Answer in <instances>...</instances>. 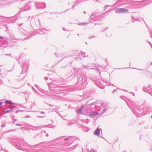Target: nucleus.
Returning a JSON list of instances; mask_svg holds the SVG:
<instances>
[{"label":"nucleus","instance_id":"obj_1","mask_svg":"<svg viewBox=\"0 0 152 152\" xmlns=\"http://www.w3.org/2000/svg\"><path fill=\"white\" fill-rule=\"evenodd\" d=\"M132 111L137 117H139L151 112L152 108L148 104H142L141 106L137 107L136 110L132 109Z\"/></svg>","mask_w":152,"mask_h":152},{"label":"nucleus","instance_id":"obj_2","mask_svg":"<svg viewBox=\"0 0 152 152\" xmlns=\"http://www.w3.org/2000/svg\"><path fill=\"white\" fill-rule=\"evenodd\" d=\"M22 68L21 74H23L26 72L29 66L28 60V59H23V60L22 65L21 64Z\"/></svg>","mask_w":152,"mask_h":152},{"label":"nucleus","instance_id":"obj_3","mask_svg":"<svg viewBox=\"0 0 152 152\" xmlns=\"http://www.w3.org/2000/svg\"><path fill=\"white\" fill-rule=\"evenodd\" d=\"M125 102L128 106L132 110V109H133L134 110H136L137 107L139 106H136L133 102L129 99L127 100H126Z\"/></svg>","mask_w":152,"mask_h":152},{"label":"nucleus","instance_id":"obj_4","mask_svg":"<svg viewBox=\"0 0 152 152\" xmlns=\"http://www.w3.org/2000/svg\"><path fill=\"white\" fill-rule=\"evenodd\" d=\"M22 142L20 146H18V145L17 146V148L19 150H22L23 151H27V149L26 148H24L23 147V146H27L28 147H30L29 145L27 144L26 142Z\"/></svg>","mask_w":152,"mask_h":152},{"label":"nucleus","instance_id":"obj_5","mask_svg":"<svg viewBox=\"0 0 152 152\" xmlns=\"http://www.w3.org/2000/svg\"><path fill=\"white\" fill-rule=\"evenodd\" d=\"M115 12L118 13H128L129 12V10L125 8H118L115 9Z\"/></svg>","mask_w":152,"mask_h":152},{"label":"nucleus","instance_id":"obj_6","mask_svg":"<svg viewBox=\"0 0 152 152\" xmlns=\"http://www.w3.org/2000/svg\"><path fill=\"white\" fill-rule=\"evenodd\" d=\"M36 6L38 8L44 9L46 7V4L45 3H36L35 4Z\"/></svg>","mask_w":152,"mask_h":152},{"label":"nucleus","instance_id":"obj_7","mask_svg":"<svg viewBox=\"0 0 152 152\" xmlns=\"http://www.w3.org/2000/svg\"><path fill=\"white\" fill-rule=\"evenodd\" d=\"M101 108L100 111H101L103 113L105 112V110H107V105L106 103H102L101 104Z\"/></svg>","mask_w":152,"mask_h":152},{"label":"nucleus","instance_id":"obj_8","mask_svg":"<svg viewBox=\"0 0 152 152\" xmlns=\"http://www.w3.org/2000/svg\"><path fill=\"white\" fill-rule=\"evenodd\" d=\"M31 2H29L26 4L24 7L25 11L30 10L31 9Z\"/></svg>","mask_w":152,"mask_h":152},{"label":"nucleus","instance_id":"obj_9","mask_svg":"<svg viewBox=\"0 0 152 152\" xmlns=\"http://www.w3.org/2000/svg\"><path fill=\"white\" fill-rule=\"evenodd\" d=\"M75 138V137H69L65 138L64 139V140L65 141H69V142H71L72 141H73V140Z\"/></svg>","mask_w":152,"mask_h":152},{"label":"nucleus","instance_id":"obj_10","mask_svg":"<svg viewBox=\"0 0 152 152\" xmlns=\"http://www.w3.org/2000/svg\"><path fill=\"white\" fill-rule=\"evenodd\" d=\"M33 21L35 22V24L38 27L40 26V22L39 19H37L35 20H32L31 21V22L32 23Z\"/></svg>","mask_w":152,"mask_h":152},{"label":"nucleus","instance_id":"obj_11","mask_svg":"<svg viewBox=\"0 0 152 152\" xmlns=\"http://www.w3.org/2000/svg\"><path fill=\"white\" fill-rule=\"evenodd\" d=\"M98 112H91L90 113V117L94 118L96 115H97L98 114Z\"/></svg>","mask_w":152,"mask_h":152},{"label":"nucleus","instance_id":"obj_12","mask_svg":"<svg viewBox=\"0 0 152 152\" xmlns=\"http://www.w3.org/2000/svg\"><path fill=\"white\" fill-rule=\"evenodd\" d=\"M100 132V129L97 128L94 133V134L96 135H99Z\"/></svg>","mask_w":152,"mask_h":152},{"label":"nucleus","instance_id":"obj_13","mask_svg":"<svg viewBox=\"0 0 152 152\" xmlns=\"http://www.w3.org/2000/svg\"><path fill=\"white\" fill-rule=\"evenodd\" d=\"M99 16V15H97L95 13H94V14H92L91 15V18L93 19L94 20H96L94 18L96 17H97Z\"/></svg>","mask_w":152,"mask_h":152},{"label":"nucleus","instance_id":"obj_14","mask_svg":"<svg viewBox=\"0 0 152 152\" xmlns=\"http://www.w3.org/2000/svg\"><path fill=\"white\" fill-rule=\"evenodd\" d=\"M12 111L11 109L10 108L8 109L7 108L4 109V111L5 113H8L9 112Z\"/></svg>","mask_w":152,"mask_h":152},{"label":"nucleus","instance_id":"obj_15","mask_svg":"<svg viewBox=\"0 0 152 152\" xmlns=\"http://www.w3.org/2000/svg\"><path fill=\"white\" fill-rule=\"evenodd\" d=\"M150 87V86H148V88H146L145 87H143L142 88V90L143 91L145 92H148V90H149V88Z\"/></svg>","mask_w":152,"mask_h":152},{"label":"nucleus","instance_id":"obj_16","mask_svg":"<svg viewBox=\"0 0 152 152\" xmlns=\"http://www.w3.org/2000/svg\"><path fill=\"white\" fill-rule=\"evenodd\" d=\"M5 103L6 104H15L14 103H13L10 100L6 101L5 102Z\"/></svg>","mask_w":152,"mask_h":152},{"label":"nucleus","instance_id":"obj_17","mask_svg":"<svg viewBox=\"0 0 152 152\" xmlns=\"http://www.w3.org/2000/svg\"><path fill=\"white\" fill-rule=\"evenodd\" d=\"M52 97L54 99H57L59 98V96L58 95L54 94L52 95Z\"/></svg>","mask_w":152,"mask_h":152},{"label":"nucleus","instance_id":"obj_18","mask_svg":"<svg viewBox=\"0 0 152 152\" xmlns=\"http://www.w3.org/2000/svg\"><path fill=\"white\" fill-rule=\"evenodd\" d=\"M5 18L4 17H0V22H4L5 20Z\"/></svg>","mask_w":152,"mask_h":152},{"label":"nucleus","instance_id":"obj_19","mask_svg":"<svg viewBox=\"0 0 152 152\" xmlns=\"http://www.w3.org/2000/svg\"><path fill=\"white\" fill-rule=\"evenodd\" d=\"M32 90L34 91L36 94H39V93L38 92V91L33 87H32Z\"/></svg>","mask_w":152,"mask_h":152},{"label":"nucleus","instance_id":"obj_20","mask_svg":"<svg viewBox=\"0 0 152 152\" xmlns=\"http://www.w3.org/2000/svg\"><path fill=\"white\" fill-rule=\"evenodd\" d=\"M88 23H87V22L81 23H79V25L80 26L85 25H87Z\"/></svg>","mask_w":152,"mask_h":152},{"label":"nucleus","instance_id":"obj_21","mask_svg":"<svg viewBox=\"0 0 152 152\" xmlns=\"http://www.w3.org/2000/svg\"><path fill=\"white\" fill-rule=\"evenodd\" d=\"M77 112L78 113H82L83 112L82 110V108H80L77 110Z\"/></svg>","mask_w":152,"mask_h":152},{"label":"nucleus","instance_id":"obj_22","mask_svg":"<svg viewBox=\"0 0 152 152\" xmlns=\"http://www.w3.org/2000/svg\"><path fill=\"white\" fill-rule=\"evenodd\" d=\"M148 93L151 95L152 96V89L151 88H149V90H148Z\"/></svg>","mask_w":152,"mask_h":152},{"label":"nucleus","instance_id":"obj_23","mask_svg":"<svg viewBox=\"0 0 152 152\" xmlns=\"http://www.w3.org/2000/svg\"><path fill=\"white\" fill-rule=\"evenodd\" d=\"M44 29H42L40 30L39 32V34H42L43 33H45L44 32Z\"/></svg>","mask_w":152,"mask_h":152},{"label":"nucleus","instance_id":"obj_24","mask_svg":"<svg viewBox=\"0 0 152 152\" xmlns=\"http://www.w3.org/2000/svg\"><path fill=\"white\" fill-rule=\"evenodd\" d=\"M120 98L121 99L124 100L125 101L126 100H127L128 99H126L125 97V96H121Z\"/></svg>","mask_w":152,"mask_h":152},{"label":"nucleus","instance_id":"obj_25","mask_svg":"<svg viewBox=\"0 0 152 152\" xmlns=\"http://www.w3.org/2000/svg\"><path fill=\"white\" fill-rule=\"evenodd\" d=\"M81 52V55L83 57H84L85 56V53L83 52Z\"/></svg>","mask_w":152,"mask_h":152},{"label":"nucleus","instance_id":"obj_26","mask_svg":"<svg viewBox=\"0 0 152 152\" xmlns=\"http://www.w3.org/2000/svg\"><path fill=\"white\" fill-rule=\"evenodd\" d=\"M50 90L52 92H53L54 93H58L57 91L56 90H53L52 89V90H50Z\"/></svg>","mask_w":152,"mask_h":152},{"label":"nucleus","instance_id":"obj_27","mask_svg":"<svg viewBox=\"0 0 152 152\" xmlns=\"http://www.w3.org/2000/svg\"><path fill=\"white\" fill-rule=\"evenodd\" d=\"M96 37L95 36L92 35V36H89V39H90L91 38H96Z\"/></svg>","mask_w":152,"mask_h":152},{"label":"nucleus","instance_id":"obj_28","mask_svg":"<svg viewBox=\"0 0 152 152\" xmlns=\"http://www.w3.org/2000/svg\"><path fill=\"white\" fill-rule=\"evenodd\" d=\"M149 32L150 33V37L152 38V30H149Z\"/></svg>","mask_w":152,"mask_h":152},{"label":"nucleus","instance_id":"obj_29","mask_svg":"<svg viewBox=\"0 0 152 152\" xmlns=\"http://www.w3.org/2000/svg\"><path fill=\"white\" fill-rule=\"evenodd\" d=\"M33 126L36 129H38L40 128V126Z\"/></svg>","mask_w":152,"mask_h":152},{"label":"nucleus","instance_id":"obj_30","mask_svg":"<svg viewBox=\"0 0 152 152\" xmlns=\"http://www.w3.org/2000/svg\"><path fill=\"white\" fill-rule=\"evenodd\" d=\"M110 7V5H105V7H104V8H105V9L104 10L106 9L107 8V7Z\"/></svg>","mask_w":152,"mask_h":152},{"label":"nucleus","instance_id":"obj_31","mask_svg":"<svg viewBox=\"0 0 152 152\" xmlns=\"http://www.w3.org/2000/svg\"><path fill=\"white\" fill-rule=\"evenodd\" d=\"M46 116L45 115H44V116H37V117L40 118H43L45 117Z\"/></svg>","mask_w":152,"mask_h":152},{"label":"nucleus","instance_id":"obj_32","mask_svg":"<svg viewBox=\"0 0 152 152\" xmlns=\"http://www.w3.org/2000/svg\"><path fill=\"white\" fill-rule=\"evenodd\" d=\"M83 68H85L88 69V68H87L88 67V66L86 65H85L84 66H83Z\"/></svg>","mask_w":152,"mask_h":152},{"label":"nucleus","instance_id":"obj_33","mask_svg":"<svg viewBox=\"0 0 152 152\" xmlns=\"http://www.w3.org/2000/svg\"><path fill=\"white\" fill-rule=\"evenodd\" d=\"M5 126V124H3L1 125V127L2 128L4 127Z\"/></svg>","mask_w":152,"mask_h":152},{"label":"nucleus","instance_id":"obj_34","mask_svg":"<svg viewBox=\"0 0 152 152\" xmlns=\"http://www.w3.org/2000/svg\"><path fill=\"white\" fill-rule=\"evenodd\" d=\"M30 117V116L29 115H27L25 116L26 118H29Z\"/></svg>","mask_w":152,"mask_h":152},{"label":"nucleus","instance_id":"obj_35","mask_svg":"<svg viewBox=\"0 0 152 152\" xmlns=\"http://www.w3.org/2000/svg\"><path fill=\"white\" fill-rule=\"evenodd\" d=\"M48 77H45V80H46L48 79Z\"/></svg>","mask_w":152,"mask_h":152},{"label":"nucleus","instance_id":"obj_36","mask_svg":"<svg viewBox=\"0 0 152 152\" xmlns=\"http://www.w3.org/2000/svg\"><path fill=\"white\" fill-rule=\"evenodd\" d=\"M15 125L17 126H21V125L19 124H16Z\"/></svg>","mask_w":152,"mask_h":152},{"label":"nucleus","instance_id":"obj_37","mask_svg":"<svg viewBox=\"0 0 152 152\" xmlns=\"http://www.w3.org/2000/svg\"><path fill=\"white\" fill-rule=\"evenodd\" d=\"M63 30L64 31H68V30H66V29L65 28H63Z\"/></svg>","mask_w":152,"mask_h":152},{"label":"nucleus","instance_id":"obj_38","mask_svg":"<svg viewBox=\"0 0 152 152\" xmlns=\"http://www.w3.org/2000/svg\"><path fill=\"white\" fill-rule=\"evenodd\" d=\"M23 24V23H21L19 24V26H20Z\"/></svg>","mask_w":152,"mask_h":152},{"label":"nucleus","instance_id":"obj_39","mask_svg":"<svg viewBox=\"0 0 152 152\" xmlns=\"http://www.w3.org/2000/svg\"><path fill=\"white\" fill-rule=\"evenodd\" d=\"M148 42L149 44L151 45V47L152 45L151 44V42Z\"/></svg>","mask_w":152,"mask_h":152},{"label":"nucleus","instance_id":"obj_40","mask_svg":"<svg viewBox=\"0 0 152 152\" xmlns=\"http://www.w3.org/2000/svg\"><path fill=\"white\" fill-rule=\"evenodd\" d=\"M2 104V102H0V107H1V106Z\"/></svg>","mask_w":152,"mask_h":152},{"label":"nucleus","instance_id":"obj_41","mask_svg":"<svg viewBox=\"0 0 152 152\" xmlns=\"http://www.w3.org/2000/svg\"><path fill=\"white\" fill-rule=\"evenodd\" d=\"M92 152H96V151H95L93 149H92Z\"/></svg>","mask_w":152,"mask_h":152},{"label":"nucleus","instance_id":"obj_42","mask_svg":"<svg viewBox=\"0 0 152 152\" xmlns=\"http://www.w3.org/2000/svg\"><path fill=\"white\" fill-rule=\"evenodd\" d=\"M74 59L75 60L77 61V60L78 58H74Z\"/></svg>","mask_w":152,"mask_h":152},{"label":"nucleus","instance_id":"obj_43","mask_svg":"<svg viewBox=\"0 0 152 152\" xmlns=\"http://www.w3.org/2000/svg\"><path fill=\"white\" fill-rule=\"evenodd\" d=\"M35 86H36V87L37 88H38V86L36 85H35Z\"/></svg>","mask_w":152,"mask_h":152},{"label":"nucleus","instance_id":"obj_44","mask_svg":"<svg viewBox=\"0 0 152 152\" xmlns=\"http://www.w3.org/2000/svg\"><path fill=\"white\" fill-rule=\"evenodd\" d=\"M29 37H27V38H24V39H28L29 38Z\"/></svg>","mask_w":152,"mask_h":152},{"label":"nucleus","instance_id":"obj_45","mask_svg":"<svg viewBox=\"0 0 152 152\" xmlns=\"http://www.w3.org/2000/svg\"><path fill=\"white\" fill-rule=\"evenodd\" d=\"M75 53L76 54L78 53V52L77 51H75Z\"/></svg>","mask_w":152,"mask_h":152},{"label":"nucleus","instance_id":"obj_46","mask_svg":"<svg viewBox=\"0 0 152 152\" xmlns=\"http://www.w3.org/2000/svg\"><path fill=\"white\" fill-rule=\"evenodd\" d=\"M0 39H3V37H1V36H0Z\"/></svg>","mask_w":152,"mask_h":152},{"label":"nucleus","instance_id":"obj_47","mask_svg":"<svg viewBox=\"0 0 152 152\" xmlns=\"http://www.w3.org/2000/svg\"><path fill=\"white\" fill-rule=\"evenodd\" d=\"M50 85H51V84H49L48 85V86H49V87L50 88Z\"/></svg>","mask_w":152,"mask_h":152},{"label":"nucleus","instance_id":"obj_48","mask_svg":"<svg viewBox=\"0 0 152 152\" xmlns=\"http://www.w3.org/2000/svg\"><path fill=\"white\" fill-rule=\"evenodd\" d=\"M46 137H48V133L46 134Z\"/></svg>","mask_w":152,"mask_h":152},{"label":"nucleus","instance_id":"obj_49","mask_svg":"<svg viewBox=\"0 0 152 152\" xmlns=\"http://www.w3.org/2000/svg\"><path fill=\"white\" fill-rule=\"evenodd\" d=\"M41 113H42V114H44L45 113L44 112H41Z\"/></svg>","mask_w":152,"mask_h":152},{"label":"nucleus","instance_id":"obj_50","mask_svg":"<svg viewBox=\"0 0 152 152\" xmlns=\"http://www.w3.org/2000/svg\"><path fill=\"white\" fill-rule=\"evenodd\" d=\"M140 2H141V3H143V2H144V1H140Z\"/></svg>","mask_w":152,"mask_h":152},{"label":"nucleus","instance_id":"obj_51","mask_svg":"<svg viewBox=\"0 0 152 152\" xmlns=\"http://www.w3.org/2000/svg\"><path fill=\"white\" fill-rule=\"evenodd\" d=\"M89 152H92V149Z\"/></svg>","mask_w":152,"mask_h":152},{"label":"nucleus","instance_id":"obj_52","mask_svg":"<svg viewBox=\"0 0 152 152\" xmlns=\"http://www.w3.org/2000/svg\"><path fill=\"white\" fill-rule=\"evenodd\" d=\"M115 91H116V90H115H115H113V93H114V92Z\"/></svg>","mask_w":152,"mask_h":152},{"label":"nucleus","instance_id":"obj_53","mask_svg":"<svg viewBox=\"0 0 152 152\" xmlns=\"http://www.w3.org/2000/svg\"><path fill=\"white\" fill-rule=\"evenodd\" d=\"M81 2V1H80V0H79L78 1V3H80Z\"/></svg>","mask_w":152,"mask_h":152},{"label":"nucleus","instance_id":"obj_54","mask_svg":"<svg viewBox=\"0 0 152 152\" xmlns=\"http://www.w3.org/2000/svg\"><path fill=\"white\" fill-rule=\"evenodd\" d=\"M57 53H55V55H56V54H57Z\"/></svg>","mask_w":152,"mask_h":152},{"label":"nucleus","instance_id":"obj_55","mask_svg":"<svg viewBox=\"0 0 152 152\" xmlns=\"http://www.w3.org/2000/svg\"><path fill=\"white\" fill-rule=\"evenodd\" d=\"M84 12V13H85H85H86V12H85V11H84V12Z\"/></svg>","mask_w":152,"mask_h":152},{"label":"nucleus","instance_id":"obj_56","mask_svg":"<svg viewBox=\"0 0 152 152\" xmlns=\"http://www.w3.org/2000/svg\"><path fill=\"white\" fill-rule=\"evenodd\" d=\"M50 127L51 128H53V126H52L51 127Z\"/></svg>","mask_w":152,"mask_h":152},{"label":"nucleus","instance_id":"obj_57","mask_svg":"<svg viewBox=\"0 0 152 152\" xmlns=\"http://www.w3.org/2000/svg\"><path fill=\"white\" fill-rule=\"evenodd\" d=\"M112 86H114V84H112Z\"/></svg>","mask_w":152,"mask_h":152},{"label":"nucleus","instance_id":"obj_58","mask_svg":"<svg viewBox=\"0 0 152 152\" xmlns=\"http://www.w3.org/2000/svg\"><path fill=\"white\" fill-rule=\"evenodd\" d=\"M28 34H26V36H28Z\"/></svg>","mask_w":152,"mask_h":152},{"label":"nucleus","instance_id":"obj_59","mask_svg":"<svg viewBox=\"0 0 152 152\" xmlns=\"http://www.w3.org/2000/svg\"><path fill=\"white\" fill-rule=\"evenodd\" d=\"M44 133H46V132H45V131H44Z\"/></svg>","mask_w":152,"mask_h":152},{"label":"nucleus","instance_id":"obj_60","mask_svg":"<svg viewBox=\"0 0 152 152\" xmlns=\"http://www.w3.org/2000/svg\"><path fill=\"white\" fill-rule=\"evenodd\" d=\"M74 5H73V8H74Z\"/></svg>","mask_w":152,"mask_h":152},{"label":"nucleus","instance_id":"obj_61","mask_svg":"<svg viewBox=\"0 0 152 152\" xmlns=\"http://www.w3.org/2000/svg\"><path fill=\"white\" fill-rule=\"evenodd\" d=\"M111 35V34H110V35L108 36L110 37Z\"/></svg>","mask_w":152,"mask_h":152},{"label":"nucleus","instance_id":"obj_62","mask_svg":"<svg viewBox=\"0 0 152 152\" xmlns=\"http://www.w3.org/2000/svg\"><path fill=\"white\" fill-rule=\"evenodd\" d=\"M133 96H134V93L133 94Z\"/></svg>","mask_w":152,"mask_h":152},{"label":"nucleus","instance_id":"obj_63","mask_svg":"<svg viewBox=\"0 0 152 152\" xmlns=\"http://www.w3.org/2000/svg\"><path fill=\"white\" fill-rule=\"evenodd\" d=\"M151 118H152V115L151 116Z\"/></svg>","mask_w":152,"mask_h":152},{"label":"nucleus","instance_id":"obj_64","mask_svg":"<svg viewBox=\"0 0 152 152\" xmlns=\"http://www.w3.org/2000/svg\"><path fill=\"white\" fill-rule=\"evenodd\" d=\"M151 64L152 65V62L151 63Z\"/></svg>","mask_w":152,"mask_h":152}]
</instances>
